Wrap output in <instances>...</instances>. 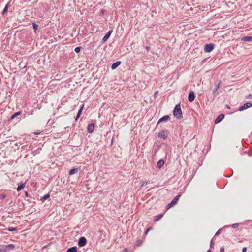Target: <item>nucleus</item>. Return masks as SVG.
I'll return each mask as SVG.
<instances>
[{"label": "nucleus", "mask_w": 252, "mask_h": 252, "mask_svg": "<svg viewBox=\"0 0 252 252\" xmlns=\"http://www.w3.org/2000/svg\"><path fill=\"white\" fill-rule=\"evenodd\" d=\"M247 250V249L246 247H244L242 249V252H246Z\"/></svg>", "instance_id": "33"}, {"label": "nucleus", "mask_w": 252, "mask_h": 252, "mask_svg": "<svg viewBox=\"0 0 252 252\" xmlns=\"http://www.w3.org/2000/svg\"><path fill=\"white\" fill-rule=\"evenodd\" d=\"M14 247H15L14 245L12 244H10L8 245L7 246H6L7 248H9L11 249H13L14 248Z\"/></svg>", "instance_id": "26"}, {"label": "nucleus", "mask_w": 252, "mask_h": 252, "mask_svg": "<svg viewBox=\"0 0 252 252\" xmlns=\"http://www.w3.org/2000/svg\"><path fill=\"white\" fill-rule=\"evenodd\" d=\"M181 197V195H177L173 199V200L171 202L174 205L176 204L180 198V197Z\"/></svg>", "instance_id": "12"}, {"label": "nucleus", "mask_w": 252, "mask_h": 252, "mask_svg": "<svg viewBox=\"0 0 252 252\" xmlns=\"http://www.w3.org/2000/svg\"><path fill=\"white\" fill-rule=\"evenodd\" d=\"M146 50H147V51H149V49H150V47H149L147 46V47H146Z\"/></svg>", "instance_id": "36"}, {"label": "nucleus", "mask_w": 252, "mask_h": 252, "mask_svg": "<svg viewBox=\"0 0 252 252\" xmlns=\"http://www.w3.org/2000/svg\"><path fill=\"white\" fill-rule=\"evenodd\" d=\"M226 106H227V108H229V107L228 105H227Z\"/></svg>", "instance_id": "42"}, {"label": "nucleus", "mask_w": 252, "mask_h": 252, "mask_svg": "<svg viewBox=\"0 0 252 252\" xmlns=\"http://www.w3.org/2000/svg\"><path fill=\"white\" fill-rule=\"evenodd\" d=\"M212 245H213V242H212V241H211V246H211V247H212Z\"/></svg>", "instance_id": "39"}, {"label": "nucleus", "mask_w": 252, "mask_h": 252, "mask_svg": "<svg viewBox=\"0 0 252 252\" xmlns=\"http://www.w3.org/2000/svg\"><path fill=\"white\" fill-rule=\"evenodd\" d=\"M220 252H224V249L223 248L220 249Z\"/></svg>", "instance_id": "35"}, {"label": "nucleus", "mask_w": 252, "mask_h": 252, "mask_svg": "<svg viewBox=\"0 0 252 252\" xmlns=\"http://www.w3.org/2000/svg\"><path fill=\"white\" fill-rule=\"evenodd\" d=\"M94 130V124H90L88 126V130L89 133H92Z\"/></svg>", "instance_id": "8"}, {"label": "nucleus", "mask_w": 252, "mask_h": 252, "mask_svg": "<svg viewBox=\"0 0 252 252\" xmlns=\"http://www.w3.org/2000/svg\"><path fill=\"white\" fill-rule=\"evenodd\" d=\"M127 250L125 249L124 250V252H127Z\"/></svg>", "instance_id": "37"}, {"label": "nucleus", "mask_w": 252, "mask_h": 252, "mask_svg": "<svg viewBox=\"0 0 252 252\" xmlns=\"http://www.w3.org/2000/svg\"><path fill=\"white\" fill-rule=\"evenodd\" d=\"M112 32H113L112 30H110L106 33V34L103 37V38H102V41H103V43H105V42H106L107 41V40L110 37V36L111 35V34L112 33Z\"/></svg>", "instance_id": "6"}, {"label": "nucleus", "mask_w": 252, "mask_h": 252, "mask_svg": "<svg viewBox=\"0 0 252 252\" xmlns=\"http://www.w3.org/2000/svg\"><path fill=\"white\" fill-rule=\"evenodd\" d=\"M9 231H16L17 230V228H15V227H11V228H9L8 229Z\"/></svg>", "instance_id": "30"}, {"label": "nucleus", "mask_w": 252, "mask_h": 252, "mask_svg": "<svg viewBox=\"0 0 252 252\" xmlns=\"http://www.w3.org/2000/svg\"><path fill=\"white\" fill-rule=\"evenodd\" d=\"M194 99L195 95L194 92L193 91L190 92L188 96L189 101L191 102L194 101Z\"/></svg>", "instance_id": "7"}, {"label": "nucleus", "mask_w": 252, "mask_h": 252, "mask_svg": "<svg viewBox=\"0 0 252 252\" xmlns=\"http://www.w3.org/2000/svg\"><path fill=\"white\" fill-rule=\"evenodd\" d=\"M220 87V82H219V83L217 85H216V86L215 87V88L213 89V92H215L217 91V90Z\"/></svg>", "instance_id": "21"}, {"label": "nucleus", "mask_w": 252, "mask_h": 252, "mask_svg": "<svg viewBox=\"0 0 252 252\" xmlns=\"http://www.w3.org/2000/svg\"><path fill=\"white\" fill-rule=\"evenodd\" d=\"M142 244V241L141 240H138L136 241L135 245L137 246H141Z\"/></svg>", "instance_id": "23"}, {"label": "nucleus", "mask_w": 252, "mask_h": 252, "mask_svg": "<svg viewBox=\"0 0 252 252\" xmlns=\"http://www.w3.org/2000/svg\"><path fill=\"white\" fill-rule=\"evenodd\" d=\"M77 248L76 247H72L67 249V252H77Z\"/></svg>", "instance_id": "16"}, {"label": "nucleus", "mask_w": 252, "mask_h": 252, "mask_svg": "<svg viewBox=\"0 0 252 252\" xmlns=\"http://www.w3.org/2000/svg\"><path fill=\"white\" fill-rule=\"evenodd\" d=\"M140 183L141 187L146 186L147 184V182L144 181H141Z\"/></svg>", "instance_id": "27"}, {"label": "nucleus", "mask_w": 252, "mask_h": 252, "mask_svg": "<svg viewBox=\"0 0 252 252\" xmlns=\"http://www.w3.org/2000/svg\"><path fill=\"white\" fill-rule=\"evenodd\" d=\"M87 243V240L84 237H81L78 241V245L80 247L84 246Z\"/></svg>", "instance_id": "3"}, {"label": "nucleus", "mask_w": 252, "mask_h": 252, "mask_svg": "<svg viewBox=\"0 0 252 252\" xmlns=\"http://www.w3.org/2000/svg\"><path fill=\"white\" fill-rule=\"evenodd\" d=\"M207 252H211L210 250H209Z\"/></svg>", "instance_id": "40"}, {"label": "nucleus", "mask_w": 252, "mask_h": 252, "mask_svg": "<svg viewBox=\"0 0 252 252\" xmlns=\"http://www.w3.org/2000/svg\"><path fill=\"white\" fill-rule=\"evenodd\" d=\"M174 116L178 119L182 117V113L181 109L180 104H177L175 106L173 111Z\"/></svg>", "instance_id": "1"}, {"label": "nucleus", "mask_w": 252, "mask_h": 252, "mask_svg": "<svg viewBox=\"0 0 252 252\" xmlns=\"http://www.w3.org/2000/svg\"><path fill=\"white\" fill-rule=\"evenodd\" d=\"M214 49V45L213 44H206L204 47V51L208 53L212 51Z\"/></svg>", "instance_id": "2"}, {"label": "nucleus", "mask_w": 252, "mask_h": 252, "mask_svg": "<svg viewBox=\"0 0 252 252\" xmlns=\"http://www.w3.org/2000/svg\"><path fill=\"white\" fill-rule=\"evenodd\" d=\"M121 63V61H117L116 62H115V63H114L112 66H111V68L112 70H114Z\"/></svg>", "instance_id": "11"}, {"label": "nucleus", "mask_w": 252, "mask_h": 252, "mask_svg": "<svg viewBox=\"0 0 252 252\" xmlns=\"http://www.w3.org/2000/svg\"><path fill=\"white\" fill-rule=\"evenodd\" d=\"M164 164V161L162 159L159 160L157 164V167L158 168H160Z\"/></svg>", "instance_id": "14"}, {"label": "nucleus", "mask_w": 252, "mask_h": 252, "mask_svg": "<svg viewBox=\"0 0 252 252\" xmlns=\"http://www.w3.org/2000/svg\"><path fill=\"white\" fill-rule=\"evenodd\" d=\"M173 206H174V205L171 202L170 203H169L166 206V208L167 210H168L170 208H171Z\"/></svg>", "instance_id": "25"}, {"label": "nucleus", "mask_w": 252, "mask_h": 252, "mask_svg": "<svg viewBox=\"0 0 252 252\" xmlns=\"http://www.w3.org/2000/svg\"><path fill=\"white\" fill-rule=\"evenodd\" d=\"M21 114V112L20 111L16 112L15 114L12 115L11 117V119H14L17 116L20 115Z\"/></svg>", "instance_id": "19"}, {"label": "nucleus", "mask_w": 252, "mask_h": 252, "mask_svg": "<svg viewBox=\"0 0 252 252\" xmlns=\"http://www.w3.org/2000/svg\"><path fill=\"white\" fill-rule=\"evenodd\" d=\"M241 40L244 41H252V36H244Z\"/></svg>", "instance_id": "15"}, {"label": "nucleus", "mask_w": 252, "mask_h": 252, "mask_svg": "<svg viewBox=\"0 0 252 252\" xmlns=\"http://www.w3.org/2000/svg\"><path fill=\"white\" fill-rule=\"evenodd\" d=\"M32 25H33V28L34 29V31L36 33V31H37V30L38 29V25H37L35 22H33L32 23Z\"/></svg>", "instance_id": "20"}, {"label": "nucleus", "mask_w": 252, "mask_h": 252, "mask_svg": "<svg viewBox=\"0 0 252 252\" xmlns=\"http://www.w3.org/2000/svg\"><path fill=\"white\" fill-rule=\"evenodd\" d=\"M163 217L162 215H159L158 216L156 217V218L155 219V221H157L160 220L161 218H162Z\"/></svg>", "instance_id": "24"}, {"label": "nucleus", "mask_w": 252, "mask_h": 252, "mask_svg": "<svg viewBox=\"0 0 252 252\" xmlns=\"http://www.w3.org/2000/svg\"><path fill=\"white\" fill-rule=\"evenodd\" d=\"M170 117L168 115H166L165 116L162 117L158 121V123H159L162 122H166L169 120Z\"/></svg>", "instance_id": "10"}, {"label": "nucleus", "mask_w": 252, "mask_h": 252, "mask_svg": "<svg viewBox=\"0 0 252 252\" xmlns=\"http://www.w3.org/2000/svg\"><path fill=\"white\" fill-rule=\"evenodd\" d=\"M168 136L167 132L165 131H160L158 133V137L162 139H166Z\"/></svg>", "instance_id": "5"}, {"label": "nucleus", "mask_w": 252, "mask_h": 252, "mask_svg": "<svg viewBox=\"0 0 252 252\" xmlns=\"http://www.w3.org/2000/svg\"><path fill=\"white\" fill-rule=\"evenodd\" d=\"M35 134H39L40 133V131H38L37 132L34 133Z\"/></svg>", "instance_id": "34"}, {"label": "nucleus", "mask_w": 252, "mask_h": 252, "mask_svg": "<svg viewBox=\"0 0 252 252\" xmlns=\"http://www.w3.org/2000/svg\"><path fill=\"white\" fill-rule=\"evenodd\" d=\"M8 7L9 6H8V4L6 5V6H5V7L2 11L3 15L5 14L7 12L8 9Z\"/></svg>", "instance_id": "22"}, {"label": "nucleus", "mask_w": 252, "mask_h": 252, "mask_svg": "<svg viewBox=\"0 0 252 252\" xmlns=\"http://www.w3.org/2000/svg\"><path fill=\"white\" fill-rule=\"evenodd\" d=\"M157 92H158V91L155 92V94H157Z\"/></svg>", "instance_id": "41"}, {"label": "nucleus", "mask_w": 252, "mask_h": 252, "mask_svg": "<svg viewBox=\"0 0 252 252\" xmlns=\"http://www.w3.org/2000/svg\"><path fill=\"white\" fill-rule=\"evenodd\" d=\"M220 233V230L218 231L216 233V235H218Z\"/></svg>", "instance_id": "38"}, {"label": "nucleus", "mask_w": 252, "mask_h": 252, "mask_svg": "<svg viewBox=\"0 0 252 252\" xmlns=\"http://www.w3.org/2000/svg\"><path fill=\"white\" fill-rule=\"evenodd\" d=\"M84 106V104H83L82 107L80 108L79 110L78 111L76 119H75L76 120H77L80 117V116L82 112V111L83 110Z\"/></svg>", "instance_id": "13"}, {"label": "nucleus", "mask_w": 252, "mask_h": 252, "mask_svg": "<svg viewBox=\"0 0 252 252\" xmlns=\"http://www.w3.org/2000/svg\"><path fill=\"white\" fill-rule=\"evenodd\" d=\"M25 187V185L24 183H21L19 186L17 188V190L18 191H20L21 190L23 189Z\"/></svg>", "instance_id": "17"}, {"label": "nucleus", "mask_w": 252, "mask_h": 252, "mask_svg": "<svg viewBox=\"0 0 252 252\" xmlns=\"http://www.w3.org/2000/svg\"><path fill=\"white\" fill-rule=\"evenodd\" d=\"M79 170V169L78 168H74V169H71L69 172V175H73L74 174H75L77 173V172Z\"/></svg>", "instance_id": "18"}, {"label": "nucleus", "mask_w": 252, "mask_h": 252, "mask_svg": "<svg viewBox=\"0 0 252 252\" xmlns=\"http://www.w3.org/2000/svg\"><path fill=\"white\" fill-rule=\"evenodd\" d=\"M238 226H239V223H234L231 225V227L235 229V228H237L238 227Z\"/></svg>", "instance_id": "28"}, {"label": "nucleus", "mask_w": 252, "mask_h": 252, "mask_svg": "<svg viewBox=\"0 0 252 252\" xmlns=\"http://www.w3.org/2000/svg\"><path fill=\"white\" fill-rule=\"evenodd\" d=\"M151 229V228H148L146 230V232H145V235H147V234H148V233L149 232V231Z\"/></svg>", "instance_id": "32"}, {"label": "nucleus", "mask_w": 252, "mask_h": 252, "mask_svg": "<svg viewBox=\"0 0 252 252\" xmlns=\"http://www.w3.org/2000/svg\"><path fill=\"white\" fill-rule=\"evenodd\" d=\"M81 50V48L80 47H77L75 48V51L76 52V53H79L80 52Z\"/></svg>", "instance_id": "29"}, {"label": "nucleus", "mask_w": 252, "mask_h": 252, "mask_svg": "<svg viewBox=\"0 0 252 252\" xmlns=\"http://www.w3.org/2000/svg\"><path fill=\"white\" fill-rule=\"evenodd\" d=\"M252 105L251 103H245L243 105L241 106L240 108H239V111H242L243 110H244L245 109H247L248 108H250L251 107H252Z\"/></svg>", "instance_id": "4"}, {"label": "nucleus", "mask_w": 252, "mask_h": 252, "mask_svg": "<svg viewBox=\"0 0 252 252\" xmlns=\"http://www.w3.org/2000/svg\"><path fill=\"white\" fill-rule=\"evenodd\" d=\"M49 197V195L48 194H46L45 195L44 197H43V199H47V198H48Z\"/></svg>", "instance_id": "31"}, {"label": "nucleus", "mask_w": 252, "mask_h": 252, "mask_svg": "<svg viewBox=\"0 0 252 252\" xmlns=\"http://www.w3.org/2000/svg\"><path fill=\"white\" fill-rule=\"evenodd\" d=\"M224 116L223 114H220L218 116V117L215 120V123H218L220 122L224 118Z\"/></svg>", "instance_id": "9"}]
</instances>
